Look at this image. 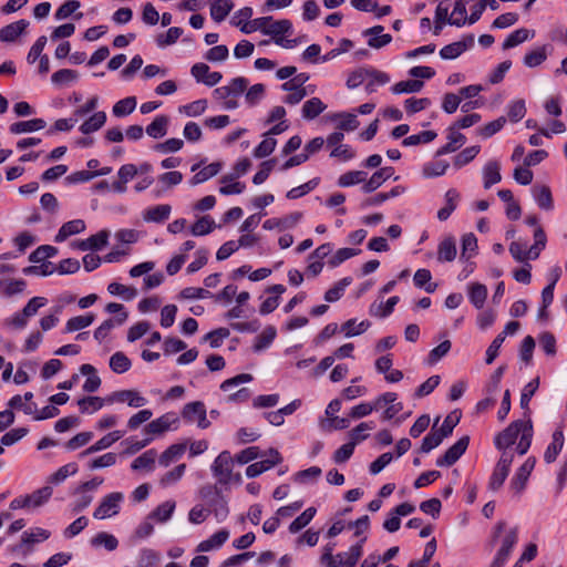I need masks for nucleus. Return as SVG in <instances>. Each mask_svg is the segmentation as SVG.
<instances>
[{"label":"nucleus","mask_w":567,"mask_h":567,"mask_svg":"<svg viewBox=\"0 0 567 567\" xmlns=\"http://www.w3.org/2000/svg\"><path fill=\"white\" fill-rule=\"evenodd\" d=\"M533 37H534L533 31H530L526 28L517 29L506 38V40L503 43V49L507 50V49L517 47L518 44L525 42L526 40H528L529 38H533Z\"/></svg>","instance_id":"obj_36"},{"label":"nucleus","mask_w":567,"mask_h":567,"mask_svg":"<svg viewBox=\"0 0 567 567\" xmlns=\"http://www.w3.org/2000/svg\"><path fill=\"white\" fill-rule=\"evenodd\" d=\"M28 25L29 22L22 19L3 27L0 29V40L2 42L14 41L27 29Z\"/></svg>","instance_id":"obj_21"},{"label":"nucleus","mask_w":567,"mask_h":567,"mask_svg":"<svg viewBox=\"0 0 567 567\" xmlns=\"http://www.w3.org/2000/svg\"><path fill=\"white\" fill-rule=\"evenodd\" d=\"M456 244L453 237L443 239L437 248V259L442 262L453 261L456 257Z\"/></svg>","instance_id":"obj_28"},{"label":"nucleus","mask_w":567,"mask_h":567,"mask_svg":"<svg viewBox=\"0 0 567 567\" xmlns=\"http://www.w3.org/2000/svg\"><path fill=\"white\" fill-rule=\"evenodd\" d=\"M215 221L209 216L200 217L190 228L194 236H205L213 231Z\"/></svg>","instance_id":"obj_55"},{"label":"nucleus","mask_w":567,"mask_h":567,"mask_svg":"<svg viewBox=\"0 0 567 567\" xmlns=\"http://www.w3.org/2000/svg\"><path fill=\"white\" fill-rule=\"evenodd\" d=\"M183 34V29L178 27H172L166 33H161L156 37V43L159 48L174 44L178 38Z\"/></svg>","instance_id":"obj_54"},{"label":"nucleus","mask_w":567,"mask_h":567,"mask_svg":"<svg viewBox=\"0 0 567 567\" xmlns=\"http://www.w3.org/2000/svg\"><path fill=\"white\" fill-rule=\"evenodd\" d=\"M326 109L327 105L319 97H311L302 105V116L306 120H313Z\"/></svg>","instance_id":"obj_33"},{"label":"nucleus","mask_w":567,"mask_h":567,"mask_svg":"<svg viewBox=\"0 0 567 567\" xmlns=\"http://www.w3.org/2000/svg\"><path fill=\"white\" fill-rule=\"evenodd\" d=\"M546 58V47H540L525 54L524 64L528 68H535L540 65Z\"/></svg>","instance_id":"obj_58"},{"label":"nucleus","mask_w":567,"mask_h":567,"mask_svg":"<svg viewBox=\"0 0 567 567\" xmlns=\"http://www.w3.org/2000/svg\"><path fill=\"white\" fill-rule=\"evenodd\" d=\"M447 140L449 142L436 151L437 156L455 152L465 143L466 137L452 126L449 128Z\"/></svg>","instance_id":"obj_16"},{"label":"nucleus","mask_w":567,"mask_h":567,"mask_svg":"<svg viewBox=\"0 0 567 567\" xmlns=\"http://www.w3.org/2000/svg\"><path fill=\"white\" fill-rule=\"evenodd\" d=\"M534 245L527 249L526 245L520 241H512L509 245V252L516 261L524 262L528 259H537L540 251L545 249L547 237L543 227L537 226L534 230Z\"/></svg>","instance_id":"obj_2"},{"label":"nucleus","mask_w":567,"mask_h":567,"mask_svg":"<svg viewBox=\"0 0 567 567\" xmlns=\"http://www.w3.org/2000/svg\"><path fill=\"white\" fill-rule=\"evenodd\" d=\"M132 363L126 354L118 351L110 358V368L115 373H124L130 370Z\"/></svg>","instance_id":"obj_48"},{"label":"nucleus","mask_w":567,"mask_h":567,"mask_svg":"<svg viewBox=\"0 0 567 567\" xmlns=\"http://www.w3.org/2000/svg\"><path fill=\"white\" fill-rule=\"evenodd\" d=\"M185 444H173L166 449L159 456L158 463L161 466L167 467L173 462L178 460L185 452Z\"/></svg>","instance_id":"obj_34"},{"label":"nucleus","mask_w":567,"mask_h":567,"mask_svg":"<svg viewBox=\"0 0 567 567\" xmlns=\"http://www.w3.org/2000/svg\"><path fill=\"white\" fill-rule=\"evenodd\" d=\"M564 446V433L560 429H557L553 433L551 443L547 446L544 453V460L546 463H553L556 461L558 454L560 453Z\"/></svg>","instance_id":"obj_20"},{"label":"nucleus","mask_w":567,"mask_h":567,"mask_svg":"<svg viewBox=\"0 0 567 567\" xmlns=\"http://www.w3.org/2000/svg\"><path fill=\"white\" fill-rule=\"evenodd\" d=\"M56 252L58 249L54 246L42 245L30 254L29 260L33 264L47 262L45 259L55 256Z\"/></svg>","instance_id":"obj_52"},{"label":"nucleus","mask_w":567,"mask_h":567,"mask_svg":"<svg viewBox=\"0 0 567 567\" xmlns=\"http://www.w3.org/2000/svg\"><path fill=\"white\" fill-rule=\"evenodd\" d=\"M532 194L540 209L547 212L554 209L551 190L547 185H534L532 187Z\"/></svg>","instance_id":"obj_13"},{"label":"nucleus","mask_w":567,"mask_h":567,"mask_svg":"<svg viewBox=\"0 0 567 567\" xmlns=\"http://www.w3.org/2000/svg\"><path fill=\"white\" fill-rule=\"evenodd\" d=\"M445 206L437 212V218L441 221H445L450 218L452 213L456 209L461 199L460 193L455 188H450L445 195Z\"/></svg>","instance_id":"obj_15"},{"label":"nucleus","mask_w":567,"mask_h":567,"mask_svg":"<svg viewBox=\"0 0 567 567\" xmlns=\"http://www.w3.org/2000/svg\"><path fill=\"white\" fill-rule=\"evenodd\" d=\"M178 423V416L174 412H168L163 414L150 422L144 429L147 434H162L165 431L169 430L172 425H176Z\"/></svg>","instance_id":"obj_11"},{"label":"nucleus","mask_w":567,"mask_h":567,"mask_svg":"<svg viewBox=\"0 0 567 567\" xmlns=\"http://www.w3.org/2000/svg\"><path fill=\"white\" fill-rule=\"evenodd\" d=\"M122 436H123V432L113 431V432L106 434L105 436H103L102 439H100L99 441H96L90 447H87L84 452L81 453V455H89V454L105 450V449L110 447L113 443L118 441Z\"/></svg>","instance_id":"obj_27"},{"label":"nucleus","mask_w":567,"mask_h":567,"mask_svg":"<svg viewBox=\"0 0 567 567\" xmlns=\"http://www.w3.org/2000/svg\"><path fill=\"white\" fill-rule=\"evenodd\" d=\"M106 122V114L104 112L94 113L89 120H86L81 126L80 131L83 134H90L101 128Z\"/></svg>","instance_id":"obj_40"},{"label":"nucleus","mask_w":567,"mask_h":567,"mask_svg":"<svg viewBox=\"0 0 567 567\" xmlns=\"http://www.w3.org/2000/svg\"><path fill=\"white\" fill-rule=\"evenodd\" d=\"M47 126V122L43 118H32L28 121H20L11 124L10 132L12 134H22L29 132H35Z\"/></svg>","instance_id":"obj_23"},{"label":"nucleus","mask_w":567,"mask_h":567,"mask_svg":"<svg viewBox=\"0 0 567 567\" xmlns=\"http://www.w3.org/2000/svg\"><path fill=\"white\" fill-rule=\"evenodd\" d=\"M370 326L371 323L368 320H363L357 324L355 319H350L341 326V330L344 331L346 337L351 338L365 332Z\"/></svg>","instance_id":"obj_44"},{"label":"nucleus","mask_w":567,"mask_h":567,"mask_svg":"<svg viewBox=\"0 0 567 567\" xmlns=\"http://www.w3.org/2000/svg\"><path fill=\"white\" fill-rule=\"evenodd\" d=\"M292 24L289 20L282 19L279 21L270 22L268 24V30L266 31V34L271 35L274 40L276 38H280L279 35L289 33L291 31Z\"/></svg>","instance_id":"obj_59"},{"label":"nucleus","mask_w":567,"mask_h":567,"mask_svg":"<svg viewBox=\"0 0 567 567\" xmlns=\"http://www.w3.org/2000/svg\"><path fill=\"white\" fill-rule=\"evenodd\" d=\"M432 275L429 269H417L413 277V282L417 288H424L426 292L432 293L436 290L437 285L431 282Z\"/></svg>","instance_id":"obj_37"},{"label":"nucleus","mask_w":567,"mask_h":567,"mask_svg":"<svg viewBox=\"0 0 567 567\" xmlns=\"http://www.w3.org/2000/svg\"><path fill=\"white\" fill-rule=\"evenodd\" d=\"M468 297L475 308H483L487 298L486 286L478 282L472 284L468 288Z\"/></svg>","instance_id":"obj_35"},{"label":"nucleus","mask_w":567,"mask_h":567,"mask_svg":"<svg viewBox=\"0 0 567 567\" xmlns=\"http://www.w3.org/2000/svg\"><path fill=\"white\" fill-rule=\"evenodd\" d=\"M450 4L449 0L440 1L435 10L436 23H449L451 25L462 27L466 23V18H454L449 16Z\"/></svg>","instance_id":"obj_17"},{"label":"nucleus","mask_w":567,"mask_h":567,"mask_svg":"<svg viewBox=\"0 0 567 567\" xmlns=\"http://www.w3.org/2000/svg\"><path fill=\"white\" fill-rule=\"evenodd\" d=\"M107 291L113 296H121L125 300H132L137 296V291L133 287H126L118 282H111L107 286Z\"/></svg>","instance_id":"obj_60"},{"label":"nucleus","mask_w":567,"mask_h":567,"mask_svg":"<svg viewBox=\"0 0 567 567\" xmlns=\"http://www.w3.org/2000/svg\"><path fill=\"white\" fill-rule=\"evenodd\" d=\"M51 536V532L41 527L31 528L27 530L21 536V544L19 546H30L37 543L44 542L49 539Z\"/></svg>","instance_id":"obj_24"},{"label":"nucleus","mask_w":567,"mask_h":567,"mask_svg":"<svg viewBox=\"0 0 567 567\" xmlns=\"http://www.w3.org/2000/svg\"><path fill=\"white\" fill-rule=\"evenodd\" d=\"M423 86H424L423 81L415 79V80L400 81L391 87V91L394 94L416 93V92H420Z\"/></svg>","instance_id":"obj_42"},{"label":"nucleus","mask_w":567,"mask_h":567,"mask_svg":"<svg viewBox=\"0 0 567 567\" xmlns=\"http://www.w3.org/2000/svg\"><path fill=\"white\" fill-rule=\"evenodd\" d=\"M394 174V168L391 166L382 167L374 172L372 176L362 185L361 190L364 194H370L378 189L384 182L391 178Z\"/></svg>","instance_id":"obj_12"},{"label":"nucleus","mask_w":567,"mask_h":567,"mask_svg":"<svg viewBox=\"0 0 567 567\" xmlns=\"http://www.w3.org/2000/svg\"><path fill=\"white\" fill-rule=\"evenodd\" d=\"M78 464L76 463H69L63 466H61L56 472H54L49 477V483L52 484H61L64 482L69 476L74 475L78 473Z\"/></svg>","instance_id":"obj_50"},{"label":"nucleus","mask_w":567,"mask_h":567,"mask_svg":"<svg viewBox=\"0 0 567 567\" xmlns=\"http://www.w3.org/2000/svg\"><path fill=\"white\" fill-rule=\"evenodd\" d=\"M368 73L370 81L365 84V91L369 94L375 92L378 85H384L390 82V76L382 71L369 69Z\"/></svg>","instance_id":"obj_39"},{"label":"nucleus","mask_w":567,"mask_h":567,"mask_svg":"<svg viewBox=\"0 0 567 567\" xmlns=\"http://www.w3.org/2000/svg\"><path fill=\"white\" fill-rule=\"evenodd\" d=\"M361 557L360 546H351L349 551L334 556L333 567H354Z\"/></svg>","instance_id":"obj_18"},{"label":"nucleus","mask_w":567,"mask_h":567,"mask_svg":"<svg viewBox=\"0 0 567 567\" xmlns=\"http://www.w3.org/2000/svg\"><path fill=\"white\" fill-rule=\"evenodd\" d=\"M352 278L351 277H344L341 280H339L332 288L326 291L324 293V300L328 302H334L339 300L344 292V289L351 285Z\"/></svg>","instance_id":"obj_46"},{"label":"nucleus","mask_w":567,"mask_h":567,"mask_svg":"<svg viewBox=\"0 0 567 567\" xmlns=\"http://www.w3.org/2000/svg\"><path fill=\"white\" fill-rule=\"evenodd\" d=\"M399 300L400 299L398 296H393L389 298L384 305H372L370 308V313L375 317L385 318L392 313L393 308L399 302Z\"/></svg>","instance_id":"obj_53"},{"label":"nucleus","mask_w":567,"mask_h":567,"mask_svg":"<svg viewBox=\"0 0 567 567\" xmlns=\"http://www.w3.org/2000/svg\"><path fill=\"white\" fill-rule=\"evenodd\" d=\"M114 402H126L132 408H142L147 401L135 390H121L106 396L107 404H112Z\"/></svg>","instance_id":"obj_8"},{"label":"nucleus","mask_w":567,"mask_h":567,"mask_svg":"<svg viewBox=\"0 0 567 567\" xmlns=\"http://www.w3.org/2000/svg\"><path fill=\"white\" fill-rule=\"evenodd\" d=\"M231 0H212L210 3V17L216 22H221L226 19L229 12L233 10Z\"/></svg>","instance_id":"obj_26"},{"label":"nucleus","mask_w":567,"mask_h":567,"mask_svg":"<svg viewBox=\"0 0 567 567\" xmlns=\"http://www.w3.org/2000/svg\"><path fill=\"white\" fill-rule=\"evenodd\" d=\"M210 506L218 522L224 520L228 516L229 509L227 501L223 495L217 493Z\"/></svg>","instance_id":"obj_62"},{"label":"nucleus","mask_w":567,"mask_h":567,"mask_svg":"<svg viewBox=\"0 0 567 567\" xmlns=\"http://www.w3.org/2000/svg\"><path fill=\"white\" fill-rule=\"evenodd\" d=\"M269 456L267 460L250 464L246 468V475L248 477H256L282 461L280 453L275 449L269 450Z\"/></svg>","instance_id":"obj_9"},{"label":"nucleus","mask_w":567,"mask_h":567,"mask_svg":"<svg viewBox=\"0 0 567 567\" xmlns=\"http://www.w3.org/2000/svg\"><path fill=\"white\" fill-rule=\"evenodd\" d=\"M169 118L166 115H158L146 127V133L153 138H161L167 134Z\"/></svg>","instance_id":"obj_30"},{"label":"nucleus","mask_w":567,"mask_h":567,"mask_svg":"<svg viewBox=\"0 0 567 567\" xmlns=\"http://www.w3.org/2000/svg\"><path fill=\"white\" fill-rule=\"evenodd\" d=\"M484 188L488 189L502 179L501 165L497 161H489L483 168Z\"/></svg>","instance_id":"obj_22"},{"label":"nucleus","mask_w":567,"mask_h":567,"mask_svg":"<svg viewBox=\"0 0 567 567\" xmlns=\"http://www.w3.org/2000/svg\"><path fill=\"white\" fill-rule=\"evenodd\" d=\"M221 169V163L215 162L212 163L204 168H202L199 172H197L190 179L192 185H198L202 184L209 178L216 176Z\"/></svg>","instance_id":"obj_38"},{"label":"nucleus","mask_w":567,"mask_h":567,"mask_svg":"<svg viewBox=\"0 0 567 567\" xmlns=\"http://www.w3.org/2000/svg\"><path fill=\"white\" fill-rule=\"evenodd\" d=\"M229 538V532L227 529H220L212 535L208 539L200 542L197 547V553H206L214 549L220 548Z\"/></svg>","instance_id":"obj_14"},{"label":"nucleus","mask_w":567,"mask_h":567,"mask_svg":"<svg viewBox=\"0 0 567 567\" xmlns=\"http://www.w3.org/2000/svg\"><path fill=\"white\" fill-rule=\"evenodd\" d=\"M95 316L87 313L85 316H76L68 320L65 332H74L84 329L93 323Z\"/></svg>","instance_id":"obj_47"},{"label":"nucleus","mask_w":567,"mask_h":567,"mask_svg":"<svg viewBox=\"0 0 567 567\" xmlns=\"http://www.w3.org/2000/svg\"><path fill=\"white\" fill-rule=\"evenodd\" d=\"M316 512L317 511L315 507H308L305 512H302L297 518L292 520V523L289 525V532L291 534H296L299 530H301L312 520V518L316 515Z\"/></svg>","instance_id":"obj_43"},{"label":"nucleus","mask_w":567,"mask_h":567,"mask_svg":"<svg viewBox=\"0 0 567 567\" xmlns=\"http://www.w3.org/2000/svg\"><path fill=\"white\" fill-rule=\"evenodd\" d=\"M443 440L444 437L441 435V433L433 427L432 431L423 439L420 451L422 453H429L433 449L437 447Z\"/></svg>","instance_id":"obj_56"},{"label":"nucleus","mask_w":567,"mask_h":567,"mask_svg":"<svg viewBox=\"0 0 567 567\" xmlns=\"http://www.w3.org/2000/svg\"><path fill=\"white\" fill-rule=\"evenodd\" d=\"M248 83V80L243 76L235 78L229 82L228 85L215 89L214 96L217 100L225 101V109L234 110L238 107L237 97L246 91Z\"/></svg>","instance_id":"obj_3"},{"label":"nucleus","mask_w":567,"mask_h":567,"mask_svg":"<svg viewBox=\"0 0 567 567\" xmlns=\"http://www.w3.org/2000/svg\"><path fill=\"white\" fill-rule=\"evenodd\" d=\"M106 403V398L100 396H86L80 399L78 404L82 413H93L95 411L101 410Z\"/></svg>","instance_id":"obj_41"},{"label":"nucleus","mask_w":567,"mask_h":567,"mask_svg":"<svg viewBox=\"0 0 567 567\" xmlns=\"http://www.w3.org/2000/svg\"><path fill=\"white\" fill-rule=\"evenodd\" d=\"M233 457L228 451L221 452L214 461L212 470L220 484L233 481Z\"/></svg>","instance_id":"obj_5"},{"label":"nucleus","mask_w":567,"mask_h":567,"mask_svg":"<svg viewBox=\"0 0 567 567\" xmlns=\"http://www.w3.org/2000/svg\"><path fill=\"white\" fill-rule=\"evenodd\" d=\"M470 444V436L464 435L461 439H458L457 442H455L451 447L447 449V451L444 453L443 456L439 457L436 460L437 466H452L454 463H456L460 457L465 453Z\"/></svg>","instance_id":"obj_7"},{"label":"nucleus","mask_w":567,"mask_h":567,"mask_svg":"<svg viewBox=\"0 0 567 567\" xmlns=\"http://www.w3.org/2000/svg\"><path fill=\"white\" fill-rule=\"evenodd\" d=\"M172 212V207L167 204L156 205L145 210L143 218L146 221L162 223L166 220Z\"/></svg>","instance_id":"obj_31"},{"label":"nucleus","mask_w":567,"mask_h":567,"mask_svg":"<svg viewBox=\"0 0 567 567\" xmlns=\"http://www.w3.org/2000/svg\"><path fill=\"white\" fill-rule=\"evenodd\" d=\"M123 499V494L120 492H114L106 495L99 507L94 511L93 516L96 519H104L106 517H111L116 515L120 509V503Z\"/></svg>","instance_id":"obj_6"},{"label":"nucleus","mask_w":567,"mask_h":567,"mask_svg":"<svg viewBox=\"0 0 567 567\" xmlns=\"http://www.w3.org/2000/svg\"><path fill=\"white\" fill-rule=\"evenodd\" d=\"M333 118L340 120V123L338 124V128L340 131L351 132L357 130L360 124L357 115L353 113H338Z\"/></svg>","instance_id":"obj_61"},{"label":"nucleus","mask_w":567,"mask_h":567,"mask_svg":"<svg viewBox=\"0 0 567 567\" xmlns=\"http://www.w3.org/2000/svg\"><path fill=\"white\" fill-rule=\"evenodd\" d=\"M518 435H520L518 444L516 446V452L519 455H524L530 447L532 437H533V424L530 420L523 421L516 420L513 421L505 430L499 432L494 440V444L496 449L508 447L515 444Z\"/></svg>","instance_id":"obj_1"},{"label":"nucleus","mask_w":567,"mask_h":567,"mask_svg":"<svg viewBox=\"0 0 567 567\" xmlns=\"http://www.w3.org/2000/svg\"><path fill=\"white\" fill-rule=\"evenodd\" d=\"M368 174L364 171H349L338 178V186L350 187L358 184H364L367 182Z\"/></svg>","instance_id":"obj_32"},{"label":"nucleus","mask_w":567,"mask_h":567,"mask_svg":"<svg viewBox=\"0 0 567 567\" xmlns=\"http://www.w3.org/2000/svg\"><path fill=\"white\" fill-rule=\"evenodd\" d=\"M52 487L44 486L34 491L32 494L27 495V501L30 507H39L49 501V498L52 496Z\"/></svg>","instance_id":"obj_49"},{"label":"nucleus","mask_w":567,"mask_h":567,"mask_svg":"<svg viewBox=\"0 0 567 567\" xmlns=\"http://www.w3.org/2000/svg\"><path fill=\"white\" fill-rule=\"evenodd\" d=\"M436 136H437V134L434 131H423L419 134H414V135H410V136L405 137L403 140L402 144L404 146H414V145H419V144H425V143H430L433 140H435Z\"/></svg>","instance_id":"obj_57"},{"label":"nucleus","mask_w":567,"mask_h":567,"mask_svg":"<svg viewBox=\"0 0 567 567\" xmlns=\"http://www.w3.org/2000/svg\"><path fill=\"white\" fill-rule=\"evenodd\" d=\"M182 417L188 423H197L200 429H207L210 422L207 420L206 406L202 401L189 402L182 410Z\"/></svg>","instance_id":"obj_4"},{"label":"nucleus","mask_w":567,"mask_h":567,"mask_svg":"<svg viewBox=\"0 0 567 567\" xmlns=\"http://www.w3.org/2000/svg\"><path fill=\"white\" fill-rule=\"evenodd\" d=\"M535 464L536 458L530 456L517 470L515 476L511 481V487L516 493H520L525 488L528 477L535 467Z\"/></svg>","instance_id":"obj_10"},{"label":"nucleus","mask_w":567,"mask_h":567,"mask_svg":"<svg viewBox=\"0 0 567 567\" xmlns=\"http://www.w3.org/2000/svg\"><path fill=\"white\" fill-rule=\"evenodd\" d=\"M85 230V223L82 219H73L64 223L59 229L55 241L62 243L72 235L80 234Z\"/></svg>","instance_id":"obj_19"},{"label":"nucleus","mask_w":567,"mask_h":567,"mask_svg":"<svg viewBox=\"0 0 567 567\" xmlns=\"http://www.w3.org/2000/svg\"><path fill=\"white\" fill-rule=\"evenodd\" d=\"M80 372L87 377L83 384V390L90 393L97 391L101 385V379L96 374V369L93 365L85 363L81 365Z\"/></svg>","instance_id":"obj_25"},{"label":"nucleus","mask_w":567,"mask_h":567,"mask_svg":"<svg viewBox=\"0 0 567 567\" xmlns=\"http://www.w3.org/2000/svg\"><path fill=\"white\" fill-rule=\"evenodd\" d=\"M276 337V329L274 327L266 328L257 338L256 342L254 344V350L256 352H259L267 347L270 346V343L274 341Z\"/></svg>","instance_id":"obj_64"},{"label":"nucleus","mask_w":567,"mask_h":567,"mask_svg":"<svg viewBox=\"0 0 567 567\" xmlns=\"http://www.w3.org/2000/svg\"><path fill=\"white\" fill-rule=\"evenodd\" d=\"M176 503L174 501H166L158 505L152 513V517L156 518L158 522H166L171 518Z\"/></svg>","instance_id":"obj_63"},{"label":"nucleus","mask_w":567,"mask_h":567,"mask_svg":"<svg viewBox=\"0 0 567 567\" xmlns=\"http://www.w3.org/2000/svg\"><path fill=\"white\" fill-rule=\"evenodd\" d=\"M136 99L134 96H128L123 100H120L113 105V114L116 117H122L131 114L136 107Z\"/></svg>","instance_id":"obj_51"},{"label":"nucleus","mask_w":567,"mask_h":567,"mask_svg":"<svg viewBox=\"0 0 567 567\" xmlns=\"http://www.w3.org/2000/svg\"><path fill=\"white\" fill-rule=\"evenodd\" d=\"M156 457L157 453L154 449L147 450L132 462L131 467L134 471H152L154 468Z\"/></svg>","instance_id":"obj_29"},{"label":"nucleus","mask_w":567,"mask_h":567,"mask_svg":"<svg viewBox=\"0 0 567 567\" xmlns=\"http://www.w3.org/2000/svg\"><path fill=\"white\" fill-rule=\"evenodd\" d=\"M91 545L94 547L103 546L105 549L112 551L115 550L118 546V542L115 536L101 532L97 533L92 539Z\"/></svg>","instance_id":"obj_45"}]
</instances>
